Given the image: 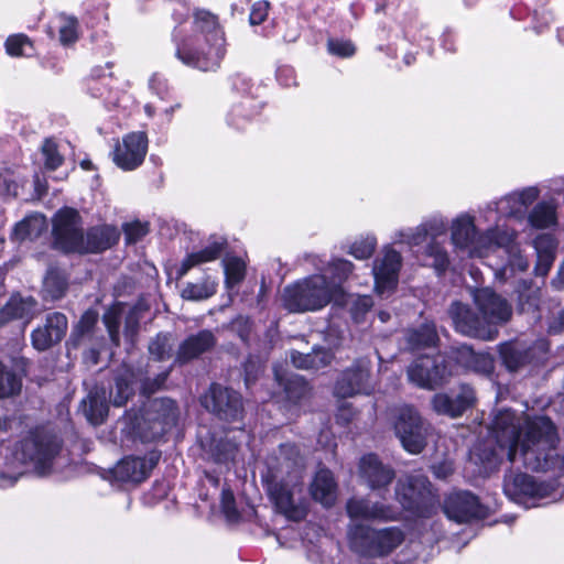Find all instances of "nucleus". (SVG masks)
Returning <instances> with one entry per match:
<instances>
[{
    "label": "nucleus",
    "mask_w": 564,
    "mask_h": 564,
    "mask_svg": "<svg viewBox=\"0 0 564 564\" xmlns=\"http://www.w3.org/2000/svg\"><path fill=\"white\" fill-rule=\"evenodd\" d=\"M491 436L501 451H507L511 463L521 462L532 471H546L554 465L558 435L554 423L546 416L529 421L522 433L516 413L501 410L494 417Z\"/></svg>",
    "instance_id": "f257e3e1"
},
{
    "label": "nucleus",
    "mask_w": 564,
    "mask_h": 564,
    "mask_svg": "<svg viewBox=\"0 0 564 564\" xmlns=\"http://www.w3.org/2000/svg\"><path fill=\"white\" fill-rule=\"evenodd\" d=\"M303 471L304 460L297 446L285 443L267 458V471L261 476L270 499L290 519L303 514L296 503L303 491Z\"/></svg>",
    "instance_id": "f03ea898"
},
{
    "label": "nucleus",
    "mask_w": 564,
    "mask_h": 564,
    "mask_svg": "<svg viewBox=\"0 0 564 564\" xmlns=\"http://www.w3.org/2000/svg\"><path fill=\"white\" fill-rule=\"evenodd\" d=\"M226 54V39L216 15L205 10L194 14V33L176 45L175 56L203 72L219 68Z\"/></svg>",
    "instance_id": "7ed1b4c3"
},
{
    "label": "nucleus",
    "mask_w": 564,
    "mask_h": 564,
    "mask_svg": "<svg viewBox=\"0 0 564 564\" xmlns=\"http://www.w3.org/2000/svg\"><path fill=\"white\" fill-rule=\"evenodd\" d=\"M54 242L64 252H101L120 238L119 230L109 225L93 227L84 236L80 216L73 208L61 209L54 217Z\"/></svg>",
    "instance_id": "20e7f679"
},
{
    "label": "nucleus",
    "mask_w": 564,
    "mask_h": 564,
    "mask_svg": "<svg viewBox=\"0 0 564 564\" xmlns=\"http://www.w3.org/2000/svg\"><path fill=\"white\" fill-rule=\"evenodd\" d=\"M62 446V440L44 427H36L28 432L14 445L13 459L8 463V466L15 470L9 476L10 482L13 484L23 474L22 470H18L20 465H31L39 475L51 473Z\"/></svg>",
    "instance_id": "39448f33"
},
{
    "label": "nucleus",
    "mask_w": 564,
    "mask_h": 564,
    "mask_svg": "<svg viewBox=\"0 0 564 564\" xmlns=\"http://www.w3.org/2000/svg\"><path fill=\"white\" fill-rule=\"evenodd\" d=\"M335 296L336 285L328 284L326 274L318 273L286 285L282 303L290 313H305L322 310Z\"/></svg>",
    "instance_id": "423d86ee"
},
{
    "label": "nucleus",
    "mask_w": 564,
    "mask_h": 564,
    "mask_svg": "<svg viewBox=\"0 0 564 564\" xmlns=\"http://www.w3.org/2000/svg\"><path fill=\"white\" fill-rule=\"evenodd\" d=\"M405 540L400 527L375 528L369 524L354 523L348 528L349 546L356 554L367 558L389 556Z\"/></svg>",
    "instance_id": "0eeeda50"
},
{
    "label": "nucleus",
    "mask_w": 564,
    "mask_h": 564,
    "mask_svg": "<svg viewBox=\"0 0 564 564\" xmlns=\"http://www.w3.org/2000/svg\"><path fill=\"white\" fill-rule=\"evenodd\" d=\"M395 499L402 508L416 517H430L436 509L437 499L426 476L408 475L398 480Z\"/></svg>",
    "instance_id": "6e6552de"
},
{
    "label": "nucleus",
    "mask_w": 564,
    "mask_h": 564,
    "mask_svg": "<svg viewBox=\"0 0 564 564\" xmlns=\"http://www.w3.org/2000/svg\"><path fill=\"white\" fill-rule=\"evenodd\" d=\"M177 417V406L172 399H154L144 409L137 434L142 442L156 441L176 424Z\"/></svg>",
    "instance_id": "1a4fd4ad"
},
{
    "label": "nucleus",
    "mask_w": 564,
    "mask_h": 564,
    "mask_svg": "<svg viewBox=\"0 0 564 564\" xmlns=\"http://www.w3.org/2000/svg\"><path fill=\"white\" fill-rule=\"evenodd\" d=\"M499 228L488 229L485 234H478L473 217L462 215L452 225V242L467 251L469 257H484L494 249V242L499 234Z\"/></svg>",
    "instance_id": "9d476101"
},
{
    "label": "nucleus",
    "mask_w": 564,
    "mask_h": 564,
    "mask_svg": "<svg viewBox=\"0 0 564 564\" xmlns=\"http://www.w3.org/2000/svg\"><path fill=\"white\" fill-rule=\"evenodd\" d=\"M430 425L420 416L412 406H404L399 410L394 430L402 446L411 454H419L426 445L427 430Z\"/></svg>",
    "instance_id": "9b49d317"
},
{
    "label": "nucleus",
    "mask_w": 564,
    "mask_h": 564,
    "mask_svg": "<svg viewBox=\"0 0 564 564\" xmlns=\"http://www.w3.org/2000/svg\"><path fill=\"white\" fill-rule=\"evenodd\" d=\"M406 373L411 382L430 390L444 384L452 375L447 362L440 355L419 357L409 366Z\"/></svg>",
    "instance_id": "f8f14e48"
},
{
    "label": "nucleus",
    "mask_w": 564,
    "mask_h": 564,
    "mask_svg": "<svg viewBox=\"0 0 564 564\" xmlns=\"http://www.w3.org/2000/svg\"><path fill=\"white\" fill-rule=\"evenodd\" d=\"M98 322V314L93 310L86 311L78 323L73 327L67 344L77 349L83 345H88L84 351L83 358L91 365L99 362L100 351L104 346L105 338L96 335V325Z\"/></svg>",
    "instance_id": "ddd939ff"
},
{
    "label": "nucleus",
    "mask_w": 564,
    "mask_h": 564,
    "mask_svg": "<svg viewBox=\"0 0 564 564\" xmlns=\"http://www.w3.org/2000/svg\"><path fill=\"white\" fill-rule=\"evenodd\" d=\"M372 390L371 360L362 357L340 373L334 391L336 397L346 399L356 394H369Z\"/></svg>",
    "instance_id": "4468645a"
},
{
    "label": "nucleus",
    "mask_w": 564,
    "mask_h": 564,
    "mask_svg": "<svg viewBox=\"0 0 564 564\" xmlns=\"http://www.w3.org/2000/svg\"><path fill=\"white\" fill-rule=\"evenodd\" d=\"M448 314L455 329L465 336L482 340H494L498 336L497 328L490 327L484 321L482 315L479 316L466 304L458 301L453 302L448 308Z\"/></svg>",
    "instance_id": "2eb2a0df"
},
{
    "label": "nucleus",
    "mask_w": 564,
    "mask_h": 564,
    "mask_svg": "<svg viewBox=\"0 0 564 564\" xmlns=\"http://www.w3.org/2000/svg\"><path fill=\"white\" fill-rule=\"evenodd\" d=\"M202 403L220 420L231 422L242 417L243 405L241 395L237 391L221 384H212Z\"/></svg>",
    "instance_id": "dca6fc26"
},
{
    "label": "nucleus",
    "mask_w": 564,
    "mask_h": 564,
    "mask_svg": "<svg viewBox=\"0 0 564 564\" xmlns=\"http://www.w3.org/2000/svg\"><path fill=\"white\" fill-rule=\"evenodd\" d=\"M474 302L484 321L496 328L507 324L512 317L509 301L489 288L477 289L473 293Z\"/></svg>",
    "instance_id": "f3484780"
},
{
    "label": "nucleus",
    "mask_w": 564,
    "mask_h": 564,
    "mask_svg": "<svg viewBox=\"0 0 564 564\" xmlns=\"http://www.w3.org/2000/svg\"><path fill=\"white\" fill-rule=\"evenodd\" d=\"M358 476L361 484L384 498V492L389 491V486L395 478V471L391 466L383 464L377 455L367 454L359 460Z\"/></svg>",
    "instance_id": "a211bd4d"
},
{
    "label": "nucleus",
    "mask_w": 564,
    "mask_h": 564,
    "mask_svg": "<svg viewBox=\"0 0 564 564\" xmlns=\"http://www.w3.org/2000/svg\"><path fill=\"white\" fill-rule=\"evenodd\" d=\"M476 401L475 389L467 383H462L447 393L434 394L431 404L437 414L458 417L473 408Z\"/></svg>",
    "instance_id": "6ab92c4d"
},
{
    "label": "nucleus",
    "mask_w": 564,
    "mask_h": 564,
    "mask_svg": "<svg viewBox=\"0 0 564 564\" xmlns=\"http://www.w3.org/2000/svg\"><path fill=\"white\" fill-rule=\"evenodd\" d=\"M503 491L510 500L529 508L528 501L547 497L550 487L546 484L536 482L530 475L510 471L505 476Z\"/></svg>",
    "instance_id": "aec40b11"
},
{
    "label": "nucleus",
    "mask_w": 564,
    "mask_h": 564,
    "mask_svg": "<svg viewBox=\"0 0 564 564\" xmlns=\"http://www.w3.org/2000/svg\"><path fill=\"white\" fill-rule=\"evenodd\" d=\"M148 152V137L145 132L138 131L126 134L118 142L112 152L117 166L124 171H132L142 164Z\"/></svg>",
    "instance_id": "412c9836"
},
{
    "label": "nucleus",
    "mask_w": 564,
    "mask_h": 564,
    "mask_svg": "<svg viewBox=\"0 0 564 564\" xmlns=\"http://www.w3.org/2000/svg\"><path fill=\"white\" fill-rule=\"evenodd\" d=\"M68 329V319L64 313L46 314L44 323L31 333V344L37 351H46L58 345Z\"/></svg>",
    "instance_id": "4be33fe9"
},
{
    "label": "nucleus",
    "mask_w": 564,
    "mask_h": 564,
    "mask_svg": "<svg viewBox=\"0 0 564 564\" xmlns=\"http://www.w3.org/2000/svg\"><path fill=\"white\" fill-rule=\"evenodd\" d=\"M445 513L456 522H468L486 516V509L478 497L469 491H459L452 495L445 502Z\"/></svg>",
    "instance_id": "5701e85b"
},
{
    "label": "nucleus",
    "mask_w": 564,
    "mask_h": 564,
    "mask_svg": "<svg viewBox=\"0 0 564 564\" xmlns=\"http://www.w3.org/2000/svg\"><path fill=\"white\" fill-rule=\"evenodd\" d=\"M346 511L351 519L371 521H393L397 512L392 506L382 501H371L366 497H352L346 502Z\"/></svg>",
    "instance_id": "b1692460"
},
{
    "label": "nucleus",
    "mask_w": 564,
    "mask_h": 564,
    "mask_svg": "<svg viewBox=\"0 0 564 564\" xmlns=\"http://www.w3.org/2000/svg\"><path fill=\"white\" fill-rule=\"evenodd\" d=\"M401 260V254L398 251L387 249L383 257L375 261L372 272L378 293L384 294L394 290L398 283Z\"/></svg>",
    "instance_id": "393cba45"
},
{
    "label": "nucleus",
    "mask_w": 564,
    "mask_h": 564,
    "mask_svg": "<svg viewBox=\"0 0 564 564\" xmlns=\"http://www.w3.org/2000/svg\"><path fill=\"white\" fill-rule=\"evenodd\" d=\"M542 350L538 346L527 347L519 343H503L499 345V355L502 365L510 371L517 372L527 366L540 362Z\"/></svg>",
    "instance_id": "a878e982"
},
{
    "label": "nucleus",
    "mask_w": 564,
    "mask_h": 564,
    "mask_svg": "<svg viewBox=\"0 0 564 564\" xmlns=\"http://www.w3.org/2000/svg\"><path fill=\"white\" fill-rule=\"evenodd\" d=\"M159 462V455L152 453L147 457H124L112 469L113 477L119 481L141 482Z\"/></svg>",
    "instance_id": "bb28decb"
},
{
    "label": "nucleus",
    "mask_w": 564,
    "mask_h": 564,
    "mask_svg": "<svg viewBox=\"0 0 564 564\" xmlns=\"http://www.w3.org/2000/svg\"><path fill=\"white\" fill-rule=\"evenodd\" d=\"M230 433L228 432L219 437L212 435L202 440L200 445L207 459L216 464H227L235 460L240 442L236 440L235 435L230 436Z\"/></svg>",
    "instance_id": "cd10ccee"
},
{
    "label": "nucleus",
    "mask_w": 564,
    "mask_h": 564,
    "mask_svg": "<svg viewBox=\"0 0 564 564\" xmlns=\"http://www.w3.org/2000/svg\"><path fill=\"white\" fill-rule=\"evenodd\" d=\"M217 344V338L212 330L203 329L185 338L176 351L175 361L186 364L210 351Z\"/></svg>",
    "instance_id": "c85d7f7f"
},
{
    "label": "nucleus",
    "mask_w": 564,
    "mask_h": 564,
    "mask_svg": "<svg viewBox=\"0 0 564 564\" xmlns=\"http://www.w3.org/2000/svg\"><path fill=\"white\" fill-rule=\"evenodd\" d=\"M514 231L500 229L494 242V248H505L508 253V262L501 270L503 279H507L508 271L511 273L524 272L529 268V261L522 256L519 247L514 243Z\"/></svg>",
    "instance_id": "c756f323"
},
{
    "label": "nucleus",
    "mask_w": 564,
    "mask_h": 564,
    "mask_svg": "<svg viewBox=\"0 0 564 564\" xmlns=\"http://www.w3.org/2000/svg\"><path fill=\"white\" fill-rule=\"evenodd\" d=\"M438 341L440 337L433 322H425L403 332V345L409 351L436 347Z\"/></svg>",
    "instance_id": "7c9ffc66"
},
{
    "label": "nucleus",
    "mask_w": 564,
    "mask_h": 564,
    "mask_svg": "<svg viewBox=\"0 0 564 564\" xmlns=\"http://www.w3.org/2000/svg\"><path fill=\"white\" fill-rule=\"evenodd\" d=\"M37 302L32 296H22L13 293L8 302L0 308V327L14 319H30L33 316Z\"/></svg>",
    "instance_id": "2f4dec72"
},
{
    "label": "nucleus",
    "mask_w": 564,
    "mask_h": 564,
    "mask_svg": "<svg viewBox=\"0 0 564 564\" xmlns=\"http://www.w3.org/2000/svg\"><path fill=\"white\" fill-rule=\"evenodd\" d=\"M312 498L325 507H332L337 497V484L330 470L321 468L310 487Z\"/></svg>",
    "instance_id": "473e14b6"
},
{
    "label": "nucleus",
    "mask_w": 564,
    "mask_h": 564,
    "mask_svg": "<svg viewBox=\"0 0 564 564\" xmlns=\"http://www.w3.org/2000/svg\"><path fill=\"white\" fill-rule=\"evenodd\" d=\"M289 356L292 365L295 368L305 370H318L324 368L330 365L334 358L330 349L322 346H315L311 352L306 354L293 349L290 351Z\"/></svg>",
    "instance_id": "72a5a7b5"
},
{
    "label": "nucleus",
    "mask_w": 564,
    "mask_h": 564,
    "mask_svg": "<svg viewBox=\"0 0 564 564\" xmlns=\"http://www.w3.org/2000/svg\"><path fill=\"white\" fill-rule=\"evenodd\" d=\"M113 382L109 391V400L115 406H123L133 395L134 373L130 368L121 367L115 372Z\"/></svg>",
    "instance_id": "f704fd0d"
},
{
    "label": "nucleus",
    "mask_w": 564,
    "mask_h": 564,
    "mask_svg": "<svg viewBox=\"0 0 564 564\" xmlns=\"http://www.w3.org/2000/svg\"><path fill=\"white\" fill-rule=\"evenodd\" d=\"M47 228L46 219L40 214H33L24 217L13 227L10 239L14 242L34 240L39 238Z\"/></svg>",
    "instance_id": "c9c22d12"
},
{
    "label": "nucleus",
    "mask_w": 564,
    "mask_h": 564,
    "mask_svg": "<svg viewBox=\"0 0 564 564\" xmlns=\"http://www.w3.org/2000/svg\"><path fill=\"white\" fill-rule=\"evenodd\" d=\"M83 412L93 424H100L108 414V402L104 388L95 387L82 401Z\"/></svg>",
    "instance_id": "e433bc0d"
},
{
    "label": "nucleus",
    "mask_w": 564,
    "mask_h": 564,
    "mask_svg": "<svg viewBox=\"0 0 564 564\" xmlns=\"http://www.w3.org/2000/svg\"><path fill=\"white\" fill-rule=\"evenodd\" d=\"M503 455H507V451H501L491 435L474 449V457L480 463L485 473L495 470L502 462Z\"/></svg>",
    "instance_id": "4c0bfd02"
},
{
    "label": "nucleus",
    "mask_w": 564,
    "mask_h": 564,
    "mask_svg": "<svg viewBox=\"0 0 564 564\" xmlns=\"http://www.w3.org/2000/svg\"><path fill=\"white\" fill-rule=\"evenodd\" d=\"M517 310L520 313L535 312L541 301V290L531 281L520 280L514 289Z\"/></svg>",
    "instance_id": "58836bf2"
},
{
    "label": "nucleus",
    "mask_w": 564,
    "mask_h": 564,
    "mask_svg": "<svg viewBox=\"0 0 564 564\" xmlns=\"http://www.w3.org/2000/svg\"><path fill=\"white\" fill-rule=\"evenodd\" d=\"M226 240H215L206 246L204 249L189 253L182 262L180 273L185 274L193 267L199 265L205 262L214 261L220 257L226 248Z\"/></svg>",
    "instance_id": "ea45409f"
},
{
    "label": "nucleus",
    "mask_w": 564,
    "mask_h": 564,
    "mask_svg": "<svg viewBox=\"0 0 564 564\" xmlns=\"http://www.w3.org/2000/svg\"><path fill=\"white\" fill-rule=\"evenodd\" d=\"M68 289L66 274L58 269H50L43 281V292L45 297L53 301L62 299Z\"/></svg>",
    "instance_id": "a19ab883"
},
{
    "label": "nucleus",
    "mask_w": 564,
    "mask_h": 564,
    "mask_svg": "<svg viewBox=\"0 0 564 564\" xmlns=\"http://www.w3.org/2000/svg\"><path fill=\"white\" fill-rule=\"evenodd\" d=\"M258 113L259 105L250 98H243L240 102L232 106L228 115V122L237 129H242Z\"/></svg>",
    "instance_id": "79ce46f5"
},
{
    "label": "nucleus",
    "mask_w": 564,
    "mask_h": 564,
    "mask_svg": "<svg viewBox=\"0 0 564 564\" xmlns=\"http://www.w3.org/2000/svg\"><path fill=\"white\" fill-rule=\"evenodd\" d=\"M43 166L46 171H55L64 163L61 147L54 138H46L40 148Z\"/></svg>",
    "instance_id": "37998d69"
},
{
    "label": "nucleus",
    "mask_w": 564,
    "mask_h": 564,
    "mask_svg": "<svg viewBox=\"0 0 564 564\" xmlns=\"http://www.w3.org/2000/svg\"><path fill=\"white\" fill-rule=\"evenodd\" d=\"M519 203V199H514L513 193H511L498 202L489 203L487 209L503 217H522L527 210L523 206H518Z\"/></svg>",
    "instance_id": "c03bdc74"
},
{
    "label": "nucleus",
    "mask_w": 564,
    "mask_h": 564,
    "mask_svg": "<svg viewBox=\"0 0 564 564\" xmlns=\"http://www.w3.org/2000/svg\"><path fill=\"white\" fill-rule=\"evenodd\" d=\"M354 270V264L345 259L333 260L327 269L326 273L330 275L328 284L336 285V296L341 292L340 284L348 279Z\"/></svg>",
    "instance_id": "a18cd8bd"
},
{
    "label": "nucleus",
    "mask_w": 564,
    "mask_h": 564,
    "mask_svg": "<svg viewBox=\"0 0 564 564\" xmlns=\"http://www.w3.org/2000/svg\"><path fill=\"white\" fill-rule=\"evenodd\" d=\"M223 263L226 286L234 289L242 282L246 276V263L238 257L227 258Z\"/></svg>",
    "instance_id": "49530a36"
},
{
    "label": "nucleus",
    "mask_w": 564,
    "mask_h": 564,
    "mask_svg": "<svg viewBox=\"0 0 564 564\" xmlns=\"http://www.w3.org/2000/svg\"><path fill=\"white\" fill-rule=\"evenodd\" d=\"M0 399L10 398L18 394L22 388V381L17 373L8 369L2 362H0Z\"/></svg>",
    "instance_id": "de8ad7c7"
},
{
    "label": "nucleus",
    "mask_w": 564,
    "mask_h": 564,
    "mask_svg": "<svg viewBox=\"0 0 564 564\" xmlns=\"http://www.w3.org/2000/svg\"><path fill=\"white\" fill-rule=\"evenodd\" d=\"M171 337L169 333H160L150 340L148 349L155 360H165L172 356Z\"/></svg>",
    "instance_id": "09e8293b"
},
{
    "label": "nucleus",
    "mask_w": 564,
    "mask_h": 564,
    "mask_svg": "<svg viewBox=\"0 0 564 564\" xmlns=\"http://www.w3.org/2000/svg\"><path fill=\"white\" fill-rule=\"evenodd\" d=\"M216 293V284L209 281L188 283L182 291V297L191 301H202Z\"/></svg>",
    "instance_id": "8fccbe9b"
},
{
    "label": "nucleus",
    "mask_w": 564,
    "mask_h": 564,
    "mask_svg": "<svg viewBox=\"0 0 564 564\" xmlns=\"http://www.w3.org/2000/svg\"><path fill=\"white\" fill-rule=\"evenodd\" d=\"M533 227L546 228L555 223V210L547 203H539L529 215Z\"/></svg>",
    "instance_id": "3c124183"
},
{
    "label": "nucleus",
    "mask_w": 564,
    "mask_h": 564,
    "mask_svg": "<svg viewBox=\"0 0 564 564\" xmlns=\"http://www.w3.org/2000/svg\"><path fill=\"white\" fill-rule=\"evenodd\" d=\"M425 253L427 258L432 259V262L429 264L433 267L438 274H442L447 270L449 258L443 246L436 241H432L427 245Z\"/></svg>",
    "instance_id": "603ef678"
},
{
    "label": "nucleus",
    "mask_w": 564,
    "mask_h": 564,
    "mask_svg": "<svg viewBox=\"0 0 564 564\" xmlns=\"http://www.w3.org/2000/svg\"><path fill=\"white\" fill-rule=\"evenodd\" d=\"M7 53L11 56H31L33 45L24 34L11 35L6 41Z\"/></svg>",
    "instance_id": "864d4df0"
},
{
    "label": "nucleus",
    "mask_w": 564,
    "mask_h": 564,
    "mask_svg": "<svg viewBox=\"0 0 564 564\" xmlns=\"http://www.w3.org/2000/svg\"><path fill=\"white\" fill-rule=\"evenodd\" d=\"M377 239L373 236H366L356 239L349 247L348 253L358 260L369 259L376 249Z\"/></svg>",
    "instance_id": "5fc2aeb1"
},
{
    "label": "nucleus",
    "mask_w": 564,
    "mask_h": 564,
    "mask_svg": "<svg viewBox=\"0 0 564 564\" xmlns=\"http://www.w3.org/2000/svg\"><path fill=\"white\" fill-rule=\"evenodd\" d=\"M308 383L300 376H291L284 383V391L290 401L296 403L308 393Z\"/></svg>",
    "instance_id": "6e6d98bb"
},
{
    "label": "nucleus",
    "mask_w": 564,
    "mask_h": 564,
    "mask_svg": "<svg viewBox=\"0 0 564 564\" xmlns=\"http://www.w3.org/2000/svg\"><path fill=\"white\" fill-rule=\"evenodd\" d=\"M393 239L395 243H406L412 247L423 243L427 238L425 235V229L420 224L415 228H405L398 230L394 234Z\"/></svg>",
    "instance_id": "4d7b16f0"
},
{
    "label": "nucleus",
    "mask_w": 564,
    "mask_h": 564,
    "mask_svg": "<svg viewBox=\"0 0 564 564\" xmlns=\"http://www.w3.org/2000/svg\"><path fill=\"white\" fill-rule=\"evenodd\" d=\"M104 323L109 334L111 343L118 347L120 345L119 328L121 324V314L118 310L112 308L104 314Z\"/></svg>",
    "instance_id": "13d9d810"
},
{
    "label": "nucleus",
    "mask_w": 564,
    "mask_h": 564,
    "mask_svg": "<svg viewBox=\"0 0 564 564\" xmlns=\"http://www.w3.org/2000/svg\"><path fill=\"white\" fill-rule=\"evenodd\" d=\"M373 305L372 297L369 295L356 296L350 302V313L352 318L359 323Z\"/></svg>",
    "instance_id": "bf43d9fd"
},
{
    "label": "nucleus",
    "mask_w": 564,
    "mask_h": 564,
    "mask_svg": "<svg viewBox=\"0 0 564 564\" xmlns=\"http://www.w3.org/2000/svg\"><path fill=\"white\" fill-rule=\"evenodd\" d=\"M328 52L338 57H350L355 54V45L347 40L330 39L327 42Z\"/></svg>",
    "instance_id": "052dcab7"
},
{
    "label": "nucleus",
    "mask_w": 564,
    "mask_h": 564,
    "mask_svg": "<svg viewBox=\"0 0 564 564\" xmlns=\"http://www.w3.org/2000/svg\"><path fill=\"white\" fill-rule=\"evenodd\" d=\"M123 232L127 243H135L149 232V228L147 224L133 221L123 225Z\"/></svg>",
    "instance_id": "680f3d73"
},
{
    "label": "nucleus",
    "mask_w": 564,
    "mask_h": 564,
    "mask_svg": "<svg viewBox=\"0 0 564 564\" xmlns=\"http://www.w3.org/2000/svg\"><path fill=\"white\" fill-rule=\"evenodd\" d=\"M421 226L425 229L426 238L431 237L433 240L447 230V223L441 216H433L423 221Z\"/></svg>",
    "instance_id": "e2e57ef3"
},
{
    "label": "nucleus",
    "mask_w": 564,
    "mask_h": 564,
    "mask_svg": "<svg viewBox=\"0 0 564 564\" xmlns=\"http://www.w3.org/2000/svg\"><path fill=\"white\" fill-rule=\"evenodd\" d=\"M536 254H556L557 241L551 234H541L533 240Z\"/></svg>",
    "instance_id": "0e129e2a"
},
{
    "label": "nucleus",
    "mask_w": 564,
    "mask_h": 564,
    "mask_svg": "<svg viewBox=\"0 0 564 564\" xmlns=\"http://www.w3.org/2000/svg\"><path fill=\"white\" fill-rule=\"evenodd\" d=\"M494 369V360L488 354L475 352L467 370L488 375Z\"/></svg>",
    "instance_id": "69168bd1"
},
{
    "label": "nucleus",
    "mask_w": 564,
    "mask_h": 564,
    "mask_svg": "<svg viewBox=\"0 0 564 564\" xmlns=\"http://www.w3.org/2000/svg\"><path fill=\"white\" fill-rule=\"evenodd\" d=\"M221 510L228 521L236 522L240 518L234 494L230 490L224 489L221 492Z\"/></svg>",
    "instance_id": "338daca9"
},
{
    "label": "nucleus",
    "mask_w": 564,
    "mask_h": 564,
    "mask_svg": "<svg viewBox=\"0 0 564 564\" xmlns=\"http://www.w3.org/2000/svg\"><path fill=\"white\" fill-rule=\"evenodd\" d=\"M77 40V20L74 17L64 19V24L59 28V41L63 44H69Z\"/></svg>",
    "instance_id": "774afa93"
}]
</instances>
